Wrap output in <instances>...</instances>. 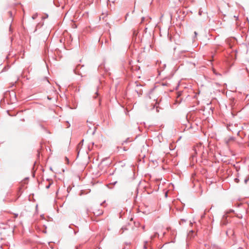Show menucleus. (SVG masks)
<instances>
[{"mask_svg":"<svg viewBox=\"0 0 249 249\" xmlns=\"http://www.w3.org/2000/svg\"><path fill=\"white\" fill-rule=\"evenodd\" d=\"M194 34H195V37H196L197 33L196 32H195Z\"/></svg>","mask_w":249,"mask_h":249,"instance_id":"1","label":"nucleus"},{"mask_svg":"<svg viewBox=\"0 0 249 249\" xmlns=\"http://www.w3.org/2000/svg\"><path fill=\"white\" fill-rule=\"evenodd\" d=\"M159 235L158 233H156L154 235V236H156L157 235Z\"/></svg>","mask_w":249,"mask_h":249,"instance_id":"2","label":"nucleus"},{"mask_svg":"<svg viewBox=\"0 0 249 249\" xmlns=\"http://www.w3.org/2000/svg\"><path fill=\"white\" fill-rule=\"evenodd\" d=\"M159 235L158 233H156L154 235V236H156L157 235Z\"/></svg>","mask_w":249,"mask_h":249,"instance_id":"3","label":"nucleus"},{"mask_svg":"<svg viewBox=\"0 0 249 249\" xmlns=\"http://www.w3.org/2000/svg\"><path fill=\"white\" fill-rule=\"evenodd\" d=\"M127 16H128V13L126 14V17Z\"/></svg>","mask_w":249,"mask_h":249,"instance_id":"4","label":"nucleus"}]
</instances>
